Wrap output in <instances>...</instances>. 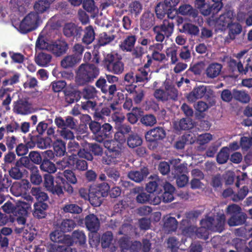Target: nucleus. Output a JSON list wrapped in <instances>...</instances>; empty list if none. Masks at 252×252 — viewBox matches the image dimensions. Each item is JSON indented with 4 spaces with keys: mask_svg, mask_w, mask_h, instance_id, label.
<instances>
[{
    "mask_svg": "<svg viewBox=\"0 0 252 252\" xmlns=\"http://www.w3.org/2000/svg\"><path fill=\"white\" fill-rule=\"evenodd\" d=\"M207 91L206 87L199 86L193 88V90L187 95V98L190 102H194L197 99L204 96Z\"/></svg>",
    "mask_w": 252,
    "mask_h": 252,
    "instance_id": "21",
    "label": "nucleus"
},
{
    "mask_svg": "<svg viewBox=\"0 0 252 252\" xmlns=\"http://www.w3.org/2000/svg\"><path fill=\"white\" fill-rule=\"evenodd\" d=\"M234 99L243 103H247L250 100V96L248 94L243 91L233 89Z\"/></svg>",
    "mask_w": 252,
    "mask_h": 252,
    "instance_id": "40",
    "label": "nucleus"
},
{
    "mask_svg": "<svg viewBox=\"0 0 252 252\" xmlns=\"http://www.w3.org/2000/svg\"><path fill=\"white\" fill-rule=\"evenodd\" d=\"M148 169L146 167L141 168L140 171H131L128 173V178L137 183H140L149 174Z\"/></svg>",
    "mask_w": 252,
    "mask_h": 252,
    "instance_id": "25",
    "label": "nucleus"
},
{
    "mask_svg": "<svg viewBox=\"0 0 252 252\" xmlns=\"http://www.w3.org/2000/svg\"><path fill=\"white\" fill-rule=\"evenodd\" d=\"M127 92L131 95V99L134 104H139L144 99L145 94L143 89L136 85H128L126 87Z\"/></svg>",
    "mask_w": 252,
    "mask_h": 252,
    "instance_id": "11",
    "label": "nucleus"
},
{
    "mask_svg": "<svg viewBox=\"0 0 252 252\" xmlns=\"http://www.w3.org/2000/svg\"><path fill=\"white\" fill-rule=\"evenodd\" d=\"M26 203H21L16 205L13 215L15 216H26L28 214V207Z\"/></svg>",
    "mask_w": 252,
    "mask_h": 252,
    "instance_id": "60",
    "label": "nucleus"
},
{
    "mask_svg": "<svg viewBox=\"0 0 252 252\" xmlns=\"http://www.w3.org/2000/svg\"><path fill=\"white\" fill-rule=\"evenodd\" d=\"M50 238L52 242L62 244L73 245V242L69 235L62 233L60 230H55L50 234Z\"/></svg>",
    "mask_w": 252,
    "mask_h": 252,
    "instance_id": "13",
    "label": "nucleus"
},
{
    "mask_svg": "<svg viewBox=\"0 0 252 252\" xmlns=\"http://www.w3.org/2000/svg\"><path fill=\"white\" fill-rule=\"evenodd\" d=\"M225 222V216L222 214L217 216L215 219L214 218L210 217L206 220H201V225L206 224L208 229H213L219 232H222L224 229Z\"/></svg>",
    "mask_w": 252,
    "mask_h": 252,
    "instance_id": "6",
    "label": "nucleus"
},
{
    "mask_svg": "<svg viewBox=\"0 0 252 252\" xmlns=\"http://www.w3.org/2000/svg\"><path fill=\"white\" fill-rule=\"evenodd\" d=\"M30 171V181L32 184L38 185L42 181L38 167L30 161L28 169Z\"/></svg>",
    "mask_w": 252,
    "mask_h": 252,
    "instance_id": "26",
    "label": "nucleus"
},
{
    "mask_svg": "<svg viewBox=\"0 0 252 252\" xmlns=\"http://www.w3.org/2000/svg\"><path fill=\"white\" fill-rule=\"evenodd\" d=\"M64 181L65 179L63 177H57L55 182L47 190L54 195L59 197H63L64 195L63 186Z\"/></svg>",
    "mask_w": 252,
    "mask_h": 252,
    "instance_id": "15",
    "label": "nucleus"
},
{
    "mask_svg": "<svg viewBox=\"0 0 252 252\" xmlns=\"http://www.w3.org/2000/svg\"><path fill=\"white\" fill-rule=\"evenodd\" d=\"M13 111L18 114H30L32 112V105L28 101L20 99L14 102Z\"/></svg>",
    "mask_w": 252,
    "mask_h": 252,
    "instance_id": "12",
    "label": "nucleus"
},
{
    "mask_svg": "<svg viewBox=\"0 0 252 252\" xmlns=\"http://www.w3.org/2000/svg\"><path fill=\"white\" fill-rule=\"evenodd\" d=\"M178 222L174 217H169L165 220L163 228L168 233L175 232L178 227Z\"/></svg>",
    "mask_w": 252,
    "mask_h": 252,
    "instance_id": "32",
    "label": "nucleus"
},
{
    "mask_svg": "<svg viewBox=\"0 0 252 252\" xmlns=\"http://www.w3.org/2000/svg\"><path fill=\"white\" fill-rule=\"evenodd\" d=\"M40 168L42 171L46 172L49 174L54 173L57 171L55 164L51 161L49 159L43 158Z\"/></svg>",
    "mask_w": 252,
    "mask_h": 252,
    "instance_id": "38",
    "label": "nucleus"
},
{
    "mask_svg": "<svg viewBox=\"0 0 252 252\" xmlns=\"http://www.w3.org/2000/svg\"><path fill=\"white\" fill-rule=\"evenodd\" d=\"M157 17L159 19H162L165 14L169 17V13L170 10L163 3L158 4L155 9Z\"/></svg>",
    "mask_w": 252,
    "mask_h": 252,
    "instance_id": "54",
    "label": "nucleus"
},
{
    "mask_svg": "<svg viewBox=\"0 0 252 252\" xmlns=\"http://www.w3.org/2000/svg\"><path fill=\"white\" fill-rule=\"evenodd\" d=\"M105 68L114 74H121L124 70V64H105Z\"/></svg>",
    "mask_w": 252,
    "mask_h": 252,
    "instance_id": "56",
    "label": "nucleus"
},
{
    "mask_svg": "<svg viewBox=\"0 0 252 252\" xmlns=\"http://www.w3.org/2000/svg\"><path fill=\"white\" fill-rule=\"evenodd\" d=\"M202 225L204 226L195 228V235L198 238L206 240L208 239L209 232L206 224Z\"/></svg>",
    "mask_w": 252,
    "mask_h": 252,
    "instance_id": "58",
    "label": "nucleus"
},
{
    "mask_svg": "<svg viewBox=\"0 0 252 252\" xmlns=\"http://www.w3.org/2000/svg\"><path fill=\"white\" fill-rule=\"evenodd\" d=\"M132 192L136 196L135 200L137 203L140 204H146L151 200L149 194L144 191L142 187H135L132 190Z\"/></svg>",
    "mask_w": 252,
    "mask_h": 252,
    "instance_id": "18",
    "label": "nucleus"
},
{
    "mask_svg": "<svg viewBox=\"0 0 252 252\" xmlns=\"http://www.w3.org/2000/svg\"><path fill=\"white\" fill-rule=\"evenodd\" d=\"M107 176L112 182H117L120 178L119 171L116 168L109 167L105 170Z\"/></svg>",
    "mask_w": 252,
    "mask_h": 252,
    "instance_id": "48",
    "label": "nucleus"
},
{
    "mask_svg": "<svg viewBox=\"0 0 252 252\" xmlns=\"http://www.w3.org/2000/svg\"><path fill=\"white\" fill-rule=\"evenodd\" d=\"M30 161L28 157H22L17 160L13 166L8 169L10 177L16 180L21 179L24 176L26 171L24 168L28 169Z\"/></svg>",
    "mask_w": 252,
    "mask_h": 252,
    "instance_id": "4",
    "label": "nucleus"
},
{
    "mask_svg": "<svg viewBox=\"0 0 252 252\" xmlns=\"http://www.w3.org/2000/svg\"><path fill=\"white\" fill-rule=\"evenodd\" d=\"M235 14L233 11L229 10L220 16L215 20V27L219 30L223 31L228 28L230 24L233 22Z\"/></svg>",
    "mask_w": 252,
    "mask_h": 252,
    "instance_id": "9",
    "label": "nucleus"
},
{
    "mask_svg": "<svg viewBox=\"0 0 252 252\" xmlns=\"http://www.w3.org/2000/svg\"><path fill=\"white\" fill-rule=\"evenodd\" d=\"M78 29L72 23L66 24L63 29L64 34L67 37L75 36L78 34Z\"/></svg>",
    "mask_w": 252,
    "mask_h": 252,
    "instance_id": "50",
    "label": "nucleus"
},
{
    "mask_svg": "<svg viewBox=\"0 0 252 252\" xmlns=\"http://www.w3.org/2000/svg\"><path fill=\"white\" fill-rule=\"evenodd\" d=\"M143 143V139L140 135L136 132H131L126 137V144L130 148H135L140 146Z\"/></svg>",
    "mask_w": 252,
    "mask_h": 252,
    "instance_id": "24",
    "label": "nucleus"
},
{
    "mask_svg": "<svg viewBox=\"0 0 252 252\" xmlns=\"http://www.w3.org/2000/svg\"><path fill=\"white\" fill-rule=\"evenodd\" d=\"M89 126L93 133L94 139L99 143L104 141L109 137L112 129V126L109 123L101 125L97 122L91 121Z\"/></svg>",
    "mask_w": 252,
    "mask_h": 252,
    "instance_id": "3",
    "label": "nucleus"
},
{
    "mask_svg": "<svg viewBox=\"0 0 252 252\" xmlns=\"http://www.w3.org/2000/svg\"><path fill=\"white\" fill-rule=\"evenodd\" d=\"M73 245L62 244V245L50 244L48 246V252H72L71 246Z\"/></svg>",
    "mask_w": 252,
    "mask_h": 252,
    "instance_id": "36",
    "label": "nucleus"
},
{
    "mask_svg": "<svg viewBox=\"0 0 252 252\" xmlns=\"http://www.w3.org/2000/svg\"><path fill=\"white\" fill-rule=\"evenodd\" d=\"M104 197L101 193L98 192L94 188L90 189V196L88 200L92 206L94 207L99 206L103 201Z\"/></svg>",
    "mask_w": 252,
    "mask_h": 252,
    "instance_id": "28",
    "label": "nucleus"
},
{
    "mask_svg": "<svg viewBox=\"0 0 252 252\" xmlns=\"http://www.w3.org/2000/svg\"><path fill=\"white\" fill-rule=\"evenodd\" d=\"M68 152L71 153L70 156H77L80 158H84L89 161H92L93 159V156L91 153H90L84 149H81L79 143L76 141H70L67 145Z\"/></svg>",
    "mask_w": 252,
    "mask_h": 252,
    "instance_id": "8",
    "label": "nucleus"
},
{
    "mask_svg": "<svg viewBox=\"0 0 252 252\" xmlns=\"http://www.w3.org/2000/svg\"><path fill=\"white\" fill-rule=\"evenodd\" d=\"M12 181L7 175H4L3 177L2 174L0 173V192L3 191L4 189H7L11 185Z\"/></svg>",
    "mask_w": 252,
    "mask_h": 252,
    "instance_id": "61",
    "label": "nucleus"
},
{
    "mask_svg": "<svg viewBox=\"0 0 252 252\" xmlns=\"http://www.w3.org/2000/svg\"><path fill=\"white\" fill-rule=\"evenodd\" d=\"M247 219L246 214L241 212L240 213L231 216L228 219L227 223L230 226L242 225L245 223Z\"/></svg>",
    "mask_w": 252,
    "mask_h": 252,
    "instance_id": "27",
    "label": "nucleus"
},
{
    "mask_svg": "<svg viewBox=\"0 0 252 252\" xmlns=\"http://www.w3.org/2000/svg\"><path fill=\"white\" fill-rule=\"evenodd\" d=\"M166 135V131L163 127L157 126L148 131L145 137L147 141L153 142L163 140Z\"/></svg>",
    "mask_w": 252,
    "mask_h": 252,
    "instance_id": "10",
    "label": "nucleus"
},
{
    "mask_svg": "<svg viewBox=\"0 0 252 252\" xmlns=\"http://www.w3.org/2000/svg\"><path fill=\"white\" fill-rule=\"evenodd\" d=\"M155 17L153 13L147 12L144 13L140 20V25L144 30L151 28L154 24Z\"/></svg>",
    "mask_w": 252,
    "mask_h": 252,
    "instance_id": "29",
    "label": "nucleus"
},
{
    "mask_svg": "<svg viewBox=\"0 0 252 252\" xmlns=\"http://www.w3.org/2000/svg\"><path fill=\"white\" fill-rule=\"evenodd\" d=\"M193 126L192 120L190 118H182L174 124L175 128L179 130H189L192 128Z\"/></svg>",
    "mask_w": 252,
    "mask_h": 252,
    "instance_id": "31",
    "label": "nucleus"
},
{
    "mask_svg": "<svg viewBox=\"0 0 252 252\" xmlns=\"http://www.w3.org/2000/svg\"><path fill=\"white\" fill-rule=\"evenodd\" d=\"M101 247L103 249L109 248L113 240V235L111 231H107L104 233L100 238Z\"/></svg>",
    "mask_w": 252,
    "mask_h": 252,
    "instance_id": "42",
    "label": "nucleus"
},
{
    "mask_svg": "<svg viewBox=\"0 0 252 252\" xmlns=\"http://www.w3.org/2000/svg\"><path fill=\"white\" fill-rule=\"evenodd\" d=\"M74 50L76 52L74 55L65 57L61 62V63H78L81 61V54L84 51L82 45L76 44L73 47Z\"/></svg>",
    "mask_w": 252,
    "mask_h": 252,
    "instance_id": "17",
    "label": "nucleus"
},
{
    "mask_svg": "<svg viewBox=\"0 0 252 252\" xmlns=\"http://www.w3.org/2000/svg\"><path fill=\"white\" fill-rule=\"evenodd\" d=\"M50 5L44 0H38L34 5V9L38 14L42 13L49 8Z\"/></svg>",
    "mask_w": 252,
    "mask_h": 252,
    "instance_id": "51",
    "label": "nucleus"
},
{
    "mask_svg": "<svg viewBox=\"0 0 252 252\" xmlns=\"http://www.w3.org/2000/svg\"><path fill=\"white\" fill-rule=\"evenodd\" d=\"M31 193L36 198L37 202H45L49 199V197L46 193L42 191L39 187L32 188Z\"/></svg>",
    "mask_w": 252,
    "mask_h": 252,
    "instance_id": "37",
    "label": "nucleus"
},
{
    "mask_svg": "<svg viewBox=\"0 0 252 252\" xmlns=\"http://www.w3.org/2000/svg\"><path fill=\"white\" fill-rule=\"evenodd\" d=\"M136 38L134 35H129L122 41L120 45L123 51H131L135 44Z\"/></svg>",
    "mask_w": 252,
    "mask_h": 252,
    "instance_id": "35",
    "label": "nucleus"
},
{
    "mask_svg": "<svg viewBox=\"0 0 252 252\" xmlns=\"http://www.w3.org/2000/svg\"><path fill=\"white\" fill-rule=\"evenodd\" d=\"M37 146L40 149H46L50 146L51 139L49 137L43 138L42 136L37 135Z\"/></svg>",
    "mask_w": 252,
    "mask_h": 252,
    "instance_id": "63",
    "label": "nucleus"
},
{
    "mask_svg": "<svg viewBox=\"0 0 252 252\" xmlns=\"http://www.w3.org/2000/svg\"><path fill=\"white\" fill-rule=\"evenodd\" d=\"M174 26V24L172 22L165 20L163 21L162 25L159 27L160 29V31L164 32V35L168 37L173 32Z\"/></svg>",
    "mask_w": 252,
    "mask_h": 252,
    "instance_id": "45",
    "label": "nucleus"
},
{
    "mask_svg": "<svg viewBox=\"0 0 252 252\" xmlns=\"http://www.w3.org/2000/svg\"><path fill=\"white\" fill-rule=\"evenodd\" d=\"M221 64H209L206 69L207 76L210 78H214L220 73L221 68Z\"/></svg>",
    "mask_w": 252,
    "mask_h": 252,
    "instance_id": "34",
    "label": "nucleus"
},
{
    "mask_svg": "<svg viewBox=\"0 0 252 252\" xmlns=\"http://www.w3.org/2000/svg\"><path fill=\"white\" fill-rule=\"evenodd\" d=\"M180 32L183 33H187L189 34L196 35L198 34L199 30L197 26L191 23H185L182 26V29Z\"/></svg>",
    "mask_w": 252,
    "mask_h": 252,
    "instance_id": "44",
    "label": "nucleus"
},
{
    "mask_svg": "<svg viewBox=\"0 0 252 252\" xmlns=\"http://www.w3.org/2000/svg\"><path fill=\"white\" fill-rule=\"evenodd\" d=\"M94 32L92 27L89 26L86 27L82 38L83 42L86 44H89L94 40Z\"/></svg>",
    "mask_w": 252,
    "mask_h": 252,
    "instance_id": "41",
    "label": "nucleus"
},
{
    "mask_svg": "<svg viewBox=\"0 0 252 252\" xmlns=\"http://www.w3.org/2000/svg\"><path fill=\"white\" fill-rule=\"evenodd\" d=\"M97 103L95 100H86V101L81 102V108L88 112H93L96 108Z\"/></svg>",
    "mask_w": 252,
    "mask_h": 252,
    "instance_id": "57",
    "label": "nucleus"
},
{
    "mask_svg": "<svg viewBox=\"0 0 252 252\" xmlns=\"http://www.w3.org/2000/svg\"><path fill=\"white\" fill-rule=\"evenodd\" d=\"M179 244V242L175 237H170L167 239V248L170 250L171 252H178Z\"/></svg>",
    "mask_w": 252,
    "mask_h": 252,
    "instance_id": "62",
    "label": "nucleus"
},
{
    "mask_svg": "<svg viewBox=\"0 0 252 252\" xmlns=\"http://www.w3.org/2000/svg\"><path fill=\"white\" fill-rule=\"evenodd\" d=\"M104 147L106 149L105 155L102 157L101 161L103 164H115L122 155L121 144L114 140H107L104 142Z\"/></svg>",
    "mask_w": 252,
    "mask_h": 252,
    "instance_id": "2",
    "label": "nucleus"
},
{
    "mask_svg": "<svg viewBox=\"0 0 252 252\" xmlns=\"http://www.w3.org/2000/svg\"><path fill=\"white\" fill-rule=\"evenodd\" d=\"M67 49V43L61 40L57 41L53 44H51L49 47V51L57 56H60L64 53Z\"/></svg>",
    "mask_w": 252,
    "mask_h": 252,
    "instance_id": "23",
    "label": "nucleus"
},
{
    "mask_svg": "<svg viewBox=\"0 0 252 252\" xmlns=\"http://www.w3.org/2000/svg\"><path fill=\"white\" fill-rule=\"evenodd\" d=\"M54 153L57 157H62L66 153V143L62 140L57 139L53 144Z\"/></svg>",
    "mask_w": 252,
    "mask_h": 252,
    "instance_id": "33",
    "label": "nucleus"
},
{
    "mask_svg": "<svg viewBox=\"0 0 252 252\" xmlns=\"http://www.w3.org/2000/svg\"><path fill=\"white\" fill-rule=\"evenodd\" d=\"M233 22H232L228 27L230 32L229 35L231 38H234L235 34H238L241 32V26L236 22V20L234 18L233 20Z\"/></svg>",
    "mask_w": 252,
    "mask_h": 252,
    "instance_id": "55",
    "label": "nucleus"
},
{
    "mask_svg": "<svg viewBox=\"0 0 252 252\" xmlns=\"http://www.w3.org/2000/svg\"><path fill=\"white\" fill-rule=\"evenodd\" d=\"M33 216L38 219H43L47 216V210L49 207L46 202H36L34 204Z\"/></svg>",
    "mask_w": 252,
    "mask_h": 252,
    "instance_id": "19",
    "label": "nucleus"
},
{
    "mask_svg": "<svg viewBox=\"0 0 252 252\" xmlns=\"http://www.w3.org/2000/svg\"><path fill=\"white\" fill-rule=\"evenodd\" d=\"M222 0H213L215 3L211 6L206 2L205 0H195V5L199 9L201 13L204 16H208L210 14L213 10L216 12L220 10L222 7Z\"/></svg>",
    "mask_w": 252,
    "mask_h": 252,
    "instance_id": "7",
    "label": "nucleus"
},
{
    "mask_svg": "<svg viewBox=\"0 0 252 252\" xmlns=\"http://www.w3.org/2000/svg\"><path fill=\"white\" fill-rule=\"evenodd\" d=\"M115 36L110 34H107L106 32H102L100 34L98 43L100 46H104L114 39Z\"/></svg>",
    "mask_w": 252,
    "mask_h": 252,
    "instance_id": "59",
    "label": "nucleus"
},
{
    "mask_svg": "<svg viewBox=\"0 0 252 252\" xmlns=\"http://www.w3.org/2000/svg\"><path fill=\"white\" fill-rule=\"evenodd\" d=\"M99 74V70L95 64H81L76 72V82L79 85L94 81Z\"/></svg>",
    "mask_w": 252,
    "mask_h": 252,
    "instance_id": "1",
    "label": "nucleus"
},
{
    "mask_svg": "<svg viewBox=\"0 0 252 252\" xmlns=\"http://www.w3.org/2000/svg\"><path fill=\"white\" fill-rule=\"evenodd\" d=\"M249 192L248 188L247 186H244L240 189L237 193L234 192L231 199L234 202H239L243 200Z\"/></svg>",
    "mask_w": 252,
    "mask_h": 252,
    "instance_id": "49",
    "label": "nucleus"
},
{
    "mask_svg": "<svg viewBox=\"0 0 252 252\" xmlns=\"http://www.w3.org/2000/svg\"><path fill=\"white\" fill-rule=\"evenodd\" d=\"M164 190L161 194L162 202L168 203L172 201L174 199V193L175 190L174 187L170 183L165 181L162 185V191Z\"/></svg>",
    "mask_w": 252,
    "mask_h": 252,
    "instance_id": "16",
    "label": "nucleus"
},
{
    "mask_svg": "<svg viewBox=\"0 0 252 252\" xmlns=\"http://www.w3.org/2000/svg\"><path fill=\"white\" fill-rule=\"evenodd\" d=\"M51 55L45 52L39 53L35 57L36 63H48L51 61Z\"/></svg>",
    "mask_w": 252,
    "mask_h": 252,
    "instance_id": "64",
    "label": "nucleus"
},
{
    "mask_svg": "<svg viewBox=\"0 0 252 252\" xmlns=\"http://www.w3.org/2000/svg\"><path fill=\"white\" fill-rule=\"evenodd\" d=\"M164 183L159 179L156 178L154 181H150L146 184V189L149 193L159 194L162 193V187Z\"/></svg>",
    "mask_w": 252,
    "mask_h": 252,
    "instance_id": "22",
    "label": "nucleus"
},
{
    "mask_svg": "<svg viewBox=\"0 0 252 252\" xmlns=\"http://www.w3.org/2000/svg\"><path fill=\"white\" fill-rule=\"evenodd\" d=\"M41 22L39 15L31 12L27 15L21 21L20 29L23 32H28L35 29Z\"/></svg>",
    "mask_w": 252,
    "mask_h": 252,
    "instance_id": "5",
    "label": "nucleus"
},
{
    "mask_svg": "<svg viewBox=\"0 0 252 252\" xmlns=\"http://www.w3.org/2000/svg\"><path fill=\"white\" fill-rule=\"evenodd\" d=\"M81 98L80 91H73L65 95V99L66 102L69 104H72L75 102H77Z\"/></svg>",
    "mask_w": 252,
    "mask_h": 252,
    "instance_id": "52",
    "label": "nucleus"
},
{
    "mask_svg": "<svg viewBox=\"0 0 252 252\" xmlns=\"http://www.w3.org/2000/svg\"><path fill=\"white\" fill-rule=\"evenodd\" d=\"M178 12L181 15H190L193 17H195L197 15V12L189 4L181 5L178 9Z\"/></svg>",
    "mask_w": 252,
    "mask_h": 252,
    "instance_id": "46",
    "label": "nucleus"
},
{
    "mask_svg": "<svg viewBox=\"0 0 252 252\" xmlns=\"http://www.w3.org/2000/svg\"><path fill=\"white\" fill-rule=\"evenodd\" d=\"M76 226L75 221L69 219H63L59 224V228L60 231L63 233L70 232Z\"/></svg>",
    "mask_w": 252,
    "mask_h": 252,
    "instance_id": "30",
    "label": "nucleus"
},
{
    "mask_svg": "<svg viewBox=\"0 0 252 252\" xmlns=\"http://www.w3.org/2000/svg\"><path fill=\"white\" fill-rule=\"evenodd\" d=\"M80 91L81 96L86 100H96L98 91L93 86H86Z\"/></svg>",
    "mask_w": 252,
    "mask_h": 252,
    "instance_id": "20",
    "label": "nucleus"
},
{
    "mask_svg": "<svg viewBox=\"0 0 252 252\" xmlns=\"http://www.w3.org/2000/svg\"><path fill=\"white\" fill-rule=\"evenodd\" d=\"M229 149L227 147H223L218 153L217 156V161L219 164L226 163L229 158Z\"/></svg>",
    "mask_w": 252,
    "mask_h": 252,
    "instance_id": "47",
    "label": "nucleus"
},
{
    "mask_svg": "<svg viewBox=\"0 0 252 252\" xmlns=\"http://www.w3.org/2000/svg\"><path fill=\"white\" fill-rule=\"evenodd\" d=\"M65 213L78 214L82 212V209L76 204H65L62 208Z\"/></svg>",
    "mask_w": 252,
    "mask_h": 252,
    "instance_id": "43",
    "label": "nucleus"
},
{
    "mask_svg": "<svg viewBox=\"0 0 252 252\" xmlns=\"http://www.w3.org/2000/svg\"><path fill=\"white\" fill-rule=\"evenodd\" d=\"M71 237L73 242H74L80 246L86 244V236L83 231L79 230L74 231L72 233Z\"/></svg>",
    "mask_w": 252,
    "mask_h": 252,
    "instance_id": "39",
    "label": "nucleus"
},
{
    "mask_svg": "<svg viewBox=\"0 0 252 252\" xmlns=\"http://www.w3.org/2000/svg\"><path fill=\"white\" fill-rule=\"evenodd\" d=\"M85 224L91 232H97L100 228V221L97 216L94 214H89L85 218Z\"/></svg>",
    "mask_w": 252,
    "mask_h": 252,
    "instance_id": "14",
    "label": "nucleus"
},
{
    "mask_svg": "<svg viewBox=\"0 0 252 252\" xmlns=\"http://www.w3.org/2000/svg\"><path fill=\"white\" fill-rule=\"evenodd\" d=\"M16 158L15 154L12 152H9L6 154L4 157V163L2 164V169L6 171L7 170V167L9 164H13L15 163V160Z\"/></svg>",
    "mask_w": 252,
    "mask_h": 252,
    "instance_id": "53",
    "label": "nucleus"
}]
</instances>
